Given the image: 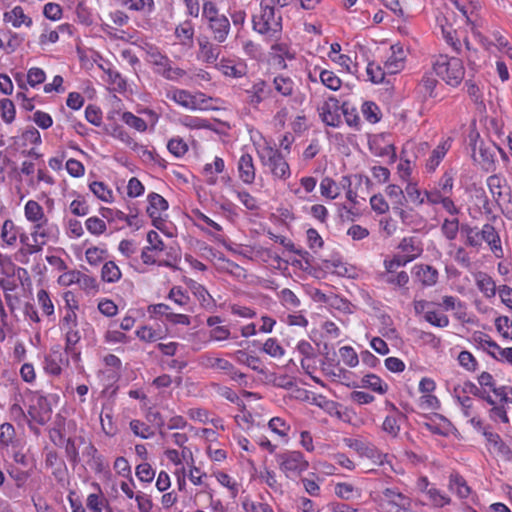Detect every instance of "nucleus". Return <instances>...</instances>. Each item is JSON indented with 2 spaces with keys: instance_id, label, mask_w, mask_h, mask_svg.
<instances>
[{
  "instance_id": "f257e3e1",
  "label": "nucleus",
  "mask_w": 512,
  "mask_h": 512,
  "mask_svg": "<svg viewBox=\"0 0 512 512\" xmlns=\"http://www.w3.org/2000/svg\"><path fill=\"white\" fill-rule=\"evenodd\" d=\"M454 176L455 173L453 170H447L437 182L433 185H429V187L424 190L428 205H441L450 215H456L459 212V209L451 198L454 188Z\"/></svg>"
},
{
  "instance_id": "f03ea898",
  "label": "nucleus",
  "mask_w": 512,
  "mask_h": 512,
  "mask_svg": "<svg viewBox=\"0 0 512 512\" xmlns=\"http://www.w3.org/2000/svg\"><path fill=\"white\" fill-rule=\"evenodd\" d=\"M253 29L264 36L265 40H275L282 34V15L280 11L260 1V13L253 16Z\"/></svg>"
},
{
  "instance_id": "7ed1b4c3",
  "label": "nucleus",
  "mask_w": 512,
  "mask_h": 512,
  "mask_svg": "<svg viewBox=\"0 0 512 512\" xmlns=\"http://www.w3.org/2000/svg\"><path fill=\"white\" fill-rule=\"evenodd\" d=\"M432 67L435 74L452 87L458 86L465 76L463 62L457 57L440 54L434 57Z\"/></svg>"
},
{
  "instance_id": "20e7f679",
  "label": "nucleus",
  "mask_w": 512,
  "mask_h": 512,
  "mask_svg": "<svg viewBox=\"0 0 512 512\" xmlns=\"http://www.w3.org/2000/svg\"><path fill=\"white\" fill-rule=\"evenodd\" d=\"M165 97L190 111L213 109V102H217L216 99L206 96L202 92L191 93L176 87L168 88L165 91Z\"/></svg>"
},
{
  "instance_id": "39448f33",
  "label": "nucleus",
  "mask_w": 512,
  "mask_h": 512,
  "mask_svg": "<svg viewBox=\"0 0 512 512\" xmlns=\"http://www.w3.org/2000/svg\"><path fill=\"white\" fill-rule=\"evenodd\" d=\"M146 61L154 67V72L169 81H178L186 75L182 68L173 66L171 59L158 47L146 44Z\"/></svg>"
},
{
  "instance_id": "423d86ee",
  "label": "nucleus",
  "mask_w": 512,
  "mask_h": 512,
  "mask_svg": "<svg viewBox=\"0 0 512 512\" xmlns=\"http://www.w3.org/2000/svg\"><path fill=\"white\" fill-rule=\"evenodd\" d=\"M257 156L275 179L286 180L290 177V166L278 149L266 143L257 149Z\"/></svg>"
},
{
  "instance_id": "0eeeda50",
  "label": "nucleus",
  "mask_w": 512,
  "mask_h": 512,
  "mask_svg": "<svg viewBox=\"0 0 512 512\" xmlns=\"http://www.w3.org/2000/svg\"><path fill=\"white\" fill-rule=\"evenodd\" d=\"M279 469L286 478L294 480L305 472L309 467V462L299 451H286L276 456Z\"/></svg>"
},
{
  "instance_id": "6e6552de",
  "label": "nucleus",
  "mask_w": 512,
  "mask_h": 512,
  "mask_svg": "<svg viewBox=\"0 0 512 512\" xmlns=\"http://www.w3.org/2000/svg\"><path fill=\"white\" fill-rule=\"evenodd\" d=\"M412 500L396 488H385L378 499L380 512H409Z\"/></svg>"
},
{
  "instance_id": "1a4fd4ad",
  "label": "nucleus",
  "mask_w": 512,
  "mask_h": 512,
  "mask_svg": "<svg viewBox=\"0 0 512 512\" xmlns=\"http://www.w3.org/2000/svg\"><path fill=\"white\" fill-rule=\"evenodd\" d=\"M30 236L33 242H39L45 246L49 242L56 243L58 241L60 236V229L55 222L46 219L32 225Z\"/></svg>"
},
{
  "instance_id": "9d476101",
  "label": "nucleus",
  "mask_w": 512,
  "mask_h": 512,
  "mask_svg": "<svg viewBox=\"0 0 512 512\" xmlns=\"http://www.w3.org/2000/svg\"><path fill=\"white\" fill-rule=\"evenodd\" d=\"M198 363L203 368L229 374L233 379L244 376L241 373H237L234 365L230 361L212 352H206L200 355Z\"/></svg>"
},
{
  "instance_id": "9b49d317",
  "label": "nucleus",
  "mask_w": 512,
  "mask_h": 512,
  "mask_svg": "<svg viewBox=\"0 0 512 512\" xmlns=\"http://www.w3.org/2000/svg\"><path fill=\"white\" fill-rule=\"evenodd\" d=\"M246 102L254 109H259L273 94L272 87L263 79H256L251 85L244 89Z\"/></svg>"
},
{
  "instance_id": "f8f14e48",
  "label": "nucleus",
  "mask_w": 512,
  "mask_h": 512,
  "mask_svg": "<svg viewBox=\"0 0 512 512\" xmlns=\"http://www.w3.org/2000/svg\"><path fill=\"white\" fill-rule=\"evenodd\" d=\"M346 445L360 457L370 459L375 464H383L386 454L381 453L373 444L360 439L347 438Z\"/></svg>"
},
{
  "instance_id": "ddd939ff",
  "label": "nucleus",
  "mask_w": 512,
  "mask_h": 512,
  "mask_svg": "<svg viewBox=\"0 0 512 512\" xmlns=\"http://www.w3.org/2000/svg\"><path fill=\"white\" fill-rule=\"evenodd\" d=\"M369 150L376 157H389L391 162L396 159L395 147L388 135H373L368 140Z\"/></svg>"
},
{
  "instance_id": "4468645a",
  "label": "nucleus",
  "mask_w": 512,
  "mask_h": 512,
  "mask_svg": "<svg viewBox=\"0 0 512 512\" xmlns=\"http://www.w3.org/2000/svg\"><path fill=\"white\" fill-rule=\"evenodd\" d=\"M148 202L147 213L152 219L153 225L157 229H162L164 225L163 214L168 209L167 200L157 193H151L148 196Z\"/></svg>"
},
{
  "instance_id": "2eb2a0df",
  "label": "nucleus",
  "mask_w": 512,
  "mask_h": 512,
  "mask_svg": "<svg viewBox=\"0 0 512 512\" xmlns=\"http://www.w3.org/2000/svg\"><path fill=\"white\" fill-rule=\"evenodd\" d=\"M238 178L246 185H251L256 179V166L253 156L242 151L236 163Z\"/></svg>"
},
{
  "instance_id": "dca6fc26",
  "label": "nucleus",
  "mask_w": 512,
  "mask_h": 512,
  "mask_svg": "<svg viewBox=\"0 0 512 512\" xmlns=\"http://www.w3.org/2000/svg\"><path fill=\"white\" fill-rule=\"evenodd\" d=\"M393 212L397 215L401 223L413 230H420L426 224L425 218L413 207L393 206Z\"/></svg>"
},
{
  "instance_id": "f3484780",
  "label": "nucleus",
  "mask_w": 512,
  "mask_h": 512,
  "mask_svg": "<svg viewBox=\"0 0 512 512\" xmlns=\"http://www.w3.org/2000/svg\"><path fill=\"white\" fill-rule=\"evenodd\" d=\"M390 55L384 63V69L388 74H396L404 68L407 51L400 43L390 48Z\"/></svg>"
},
{
  "instance_id": "a211bd4d",
  "label": "nucleus",
  "mask_w": 512,
  "mask_h": 512,
  "mask_svg": "<svg viewBox=\"0 0 512 512\" xmlns=\"http://www.w3.org/2000/svg\"><path fill=\"white\" fill-rule=\"evenodd\" d=\"M456 9L466 18L472 28L478 25L481 4L479 0H452Z\"/></svg>"
},
{
  "instance_id": "6ab92c4d",
  "label": "nucleus",
  "mask_w": 512,
  "mask_h": 512,
  "mask_svg": "<svg viewBox=\"0 0 512 512\" xmlns=\"http://www.w3.org/2000/svg\"><path fill=\"white\" fill-rule=\"evenodd\" d=\"M398 255L403 259L402 263H409L419 257L423 252L421 241L416 237H405L400 242Z\"/></svg>"
},
{
  "instance_id": "aec40b11",
  "label": "nucleus",
  "mask_w": 512,
  "mask_h": 512,
  "mask_svg": "<svg viewBox=\"0 0 512 512\" xmlns=\"http://www.w3.org/2000/svg\"><path fill=\"white\" fill-rule=\"evenodd\" d=\"M218 70L226 77L242 78L248 72V67L245 61L241 59H221L217 64Z\"/></svg>"
},
{
  "instance_id": "412c9836",
  "label": "nucleus",
  "mask_w": 512,
  "mask_h": 512,
  "mask_svg": "<svg viewBox=\"0 0 512 512\" xmlns=\"http://www.w3.org/2000/svg\"><path fill=\"white\" fill-rule=\"evenodd\" d=\"M197 59L206 64H215L220 56V46L212 43L208 38L198 39Z\"/></svg>"
},
{
  "instance_id": "4be33fe9",
  "label": "nucleus",
  "mask_w": 512,
  "mask_h": 512,
  "mask_svg": "<svg viewBox=\"0 0 512 512\" xmlns=\"http://www.w3.org/2000/svg\"><path fill=\"white\" fill-rule=\"evenodd\" d=\"M453 139L451 137L444 138L440 143L432 150L429 158L426 161L425 169L429 173L436 171L441 161L446 156L447 152L452 146Z\"/></svg>"
},
{
  "instance_id": "5701e85b",
  "label": "nucleus",
  "mask_w": 512,
  "mask_h": 512,
  "mask_svg": "<svg viewBox=\"0 0 512 512\" xmlns=\"http://www.w3.org/2000/svg\"><path fill=\"white\" fill-rule=\"evenodd\" d=\"M52 409L46 397L39 396L29 409V415L38 424L44 425L51 417Z\"/></svg>"
},
{
  "instance_id": "b1692460",
  "label": "nucleus",
  "mask_w": 512,
  "mask_h": 512,
  "mask_svg": "<svg viewBox=\"0 0 512 512\" xmlns=\"http://www.w3.org/2000/svg\"><path fill=\"white\" fill-rule=\"evenodd\" d=\"M3 21L5 23H10L14 28H20L22 25L30 28L33 25L32 18L26 15L24 9L19 5L4 12Z\"/></svg>"
},
{
  "instance_id": "393cba45",
  "label": "nucleus",
  "mask_w": 512,
  "mask_h": 512,
  "mask_svg": "<svg viewBox=\"0 0 512 512\" xmlns=\"http://www.w3.org/2000/svg\"><path fill=\"white\" fill-rule=\"evenodd\" d=\"M63 362V353L60 348H52L49 354L45 356L43 369L47 374L58 376L61 374Z\"/></svg>"
},
{
  "instance_id": "a878e982",
  "label": "nucleus",
  "mask_w": 512,
  "mask_h": 512,
  "mask_svg": "<svg viewBox=\"0 0 512 512\" xmlns=\"http://www.w3.org/2000/svg\"><path fill=\"white\" fill-rule=\"evenodd\" d=\"M484 242L487 243L493 255L497 258H502L504 255L501 245L499 233L493 225L486 223L483 225Z\"/></svg>"
},
{
  "instance_id": "bb28decb",
  "label": "nucleus",
  "mask_w": 512,
  "mask_h": 512,
  "mask_svg": "<svg viewBox=\"0 0 512 512\" xmlns=\"http://www.w3.org/2000/svg\"><path fill=\"white\" fill-rule=\"evenodd\" d=\"M424 427L433 434L445 437L449 436L453 430L452 423L439 414H435L429 421L425 422Z\"/></svg>"
},
{
  "instance_id": "cd10ccee",
  "label": "nucleus",
  "mask_w": 512,
  "mask_h": 512,
  "mask_svg": "<svg viewBox=\"0 0 512 512\" xmlns=\"http://www.w3.org/2000/svg\"><path fill=\"white\" fill-rule=\"evenodd\" d=\"M208 27L216 42L223 43L226 41L230 32V22L225 15H221V17L214 18L208 22Z\"/></svg>"
},
{
  "instance_id": "c85d7f7f",
  "label": "nucleus",
  "mask_w": 512,
  "mask_h": 512,
  "mask_svg": "<svg viewBox=\"0 0 512 512\" xmlns=\"http://www.w3.org/2000/svg\"><path fill=\"white\" fill-rule=\"evenodd\" d=\"M20 227L12 219H6L0 230L2 247H14L17 243Z\"/></svg>"
},
{
  "instance_id": "c756f323",
  "label": "nucleus",
  "mask_w": 512,
  "mask_h": 512,
  "mask_svg": "<svg viewBox=\"0 0 512 512\" xmlns=\"http://www.w3.org/2000/svg\"><path fill=\"white\" fill-rule=\"evenodd\" d=\"M353 387H362L371 389L378 394H385L388 391V385L377 375L367 374L362 377L360 384L353 382Z\"/></svg>"
},
{
  "instance_id": "7c9ffc66",
  "label": "nucleus",
  "mask_w": 512,
  "mask_h": 512,
  "mask_svg": "<svg viewBox=\"0 0 512 512\" xmlns=\"http://www.w3.org/2000/svg\"><path fill=\"white\" fill-rule=\"evenodd\" d=\"M449 490L461 499H466L471 494V488L466 480L458 473H452L449 477Z\"/></svg>"
},
{
  "instance_id": "2f4dec72",
  "label": "nucleus",
  "mask_w": 512,
  "mask_h": 512,
  "mask_svg": "<svg viewBox=\"0 0 512 512\" xmlns=\"http://www.w3.org/2000/svg\"><path fill=\"white\" fill-rule=\"evenodd\" d=\"M225 169L224 160L216 156L212 163H206L203 167L202 174L206 178L209 185L217 183V174H220Z\"/></svg>"
},
{
  "instance_id": "473e14b6",
  "label": "nucleus",
  "mask_w": 512,
  "mask_h": 512,
  "mask_svg": "<svg viewBox=\"0 0 512 512\" xmlns=\"http://www.w3.org/2000/svg\"><path fill=\"white\" fill-rule=\"evenodd\" d=\"M24 216L33 225L48 219L43 207L35 200H28L24 206Z\"/></svg>"
},
{
  "instance_id": "72a5a7b5",
  "label": "nucleus",
  "mask_w": 512,
  "mask_h": 512,
  "mask_svg": "<svg viewBox=\"0 0 512 512\" xmlns=\"http://www.w3.org/2000/svg\"><path fill=\"white\" fill-rule=\"evenodd\" d=\"M416 278L425 286H433L438 280V271L429 265H416L414 268Z\"/></svg>"
},
{
  "instance_id": "f704fd0d",
  "label": "nucleus",
  "mask_w": 512,
  "mask_h": 512,
  "mask_svg": "<svg viewBox=\"0 0 512 512\" xmlns=\"http://www.w3.org/2000/svg\"><path fill=\"white\" fill-rule=\"evenodd\" d=\"M257 479L267 485L275 493H283L282 484L278 481L275 471L268 467H263L257 473Z\"/></svg>"
},
{
  "instance_id": "c9c22d12",
  "label": "nucleus",
  "mask_w": 512,
  "mask_h": 512,
  "mask_svg": "<svg viewBox=\"0 0 512 512\" xmlns=\"http://www.w3.org/2000/svg\"><path fill=\"white\" fill-rule=\"evenodd\" d=\"M273 88L283 97H292L294 96L295 83L288 76L278 75L273 79Z\"/></svg>"
},
{
  "instance_id": "e433bc0d",
  "label": "nucleus",
  "mask_w": 512,
  "mask_h": 512,
  "mask_svg": "<svg viewBox=\"0 0 512 512\" xmlns=\"http://www.w3.org/2000/svg\"><path fill=\"white\" fill-rule=\"evenodd\" d=\"M476 285L485 297L492 298L496 295V283L489 275L479 273L476 277Z\"/></svg>"
},
{
  "instance_id": "4c0bfd02",
  "label": "nucleus",
  "mask_w": 512,
  "mask_h": 512,
  "mask_svg": "<svg viewBox=\"0 0 512 512\" xmlns=\"http://www.w3.org/2000/svg\"><path fill=\"white\" fill-rule=\"evenodd\" d=\"M175 36L181 45L191 44L194 37V26L192 22L186 20L180 23L175 29Z\"/></svg>"
},
{
  "instance_id": "58836bf2",
  "label": "nucleus",
  "mask_w": 512,
  "mask_h": 512,
  "mask_svg": "<svg viewBox=\"0 0 512 512\" xmlns=\"http://www.w3.org/2000/svg\"><path fill=\"white\" fill-rule=\"evenodd\" d=\"M269 41L272 42L271 50L282 60H292L295 58V51L286 41H281V36Z\"/></svg>"
},
{
  "instance_id": "ea45409f",
  "label": "nucleus",
  "mask_w": 512,
  "mask_h": 512,
  "mask_svg": "<svg viewBox=\"0 0 512 512\" xmlns=\"http://www.w3.org/2000/svg\"><path fill=\"white\" fill-rule=\"evenodd\" d=\"M168 298L172 300L175 304L183 307L185 311L192 312L191 299L187 293L183 291L181 287L175 286L173 287L169 294Z\"/></svg>"
},
{
  "instance_id": "a19ab883",
  "label": "nucleus",
  "mask_w": 512,
  "mask_h": 512,
  "mask_svg": "<svg viewBox=\"0 0 512 512\" xmlns=\"http://www.w3.org/2000/svg\"><path fill=\"white\" fill-rule=\"evenodd\" d=\"M65 336V351L71 353L75 345L80 341L81 334L78 325L60 327Z\"/></svg>"
},
{
  "instance_id": "79ce46f5",
  "label": "nucleus",
  "mask_w": 512,
  "mask_h": 512,
  "mask_svg": "<svg viewBox=\"0 0 512 512\" xmlns=\"http://www.w3.org/2000/svg\"><path fill=\"white\" fill-rule=\"evenodd\" d=\"M391 407L393 410H395V414L386 416L382 424V429L389 435L396 437L400 432L399 419L402 417V415L396 410L393 404H391Z\"/></svg>"
},
{
  "instance_id": "37998d69",
  "label": "nucleus",
  "mask_w": 512,
  "mask_h": 512,
  "mask_svg": "<svg viewBox=\"0 0 512 512\" xmlns=\"http://www.w3.org/2000/svg\"><path fill=\"white\" fill-rule=\"evenodd\" d=\"M122 276L121 270L118 265L113 261L104 263L101 270V278L106 283H115L120 280Z\"/></svg>"
},
{
  "instance_id": "c03bdc74",
  "label": "nucleus",
  "mask_w": 512,
  "mask_h": 512,
  "mask_svg": "<svg viewBox=\"0 0 512 512\" xmlns=\"http://www.w3.org/2000/svg\"><path fill=\"white\" fill-rule=\"evenodd\" d=\"M121 120L130 128L137 132L144 133L148 129V123L141 117L136 116L132 112L125 111L121 115Z\"/></svg>"
},
{
  "instance_id": "a18cd8bd",
  "label": "nucleus",
  "mask_w": 512,
  "mask_h": 512,
  "mask_svg": "<svg viewBox=\"0 0 512 512\" xmlns=\"http://www.w3.org/2000/svg\"><path fill=\"white\" fill-rule=\"evenodd\" d=\"M405 192L408 199L416 206L427 204L426 195L424 190L422 191L418 184L415 182H408L405 187Z\"/></svg>"
},
{
  "instance_id": "49530a36",
  "label": "nucleus",
  "mask_w": 512,
  "mask_h": 512,
  "mask_svg": "<svg viewBox=\"0 0 512 512\" xmlns=\"http://www.w3.org/2000/svg\"><path fill=\"white\" fill-rule=\"evenodd\" d=\"M487 186L496 201L503 197V189L506 188V180L499 175H491L487 178Z\"/></svg>"
},
{
  "instance_id": "de8ad7c7",
  "label": "nucleus",
  "mask_w": 512,
  "mask_h": 512,
  "mask_svg": "<svg viewBox=\"0 0 512 512\" xmlns=\"http://www.w3.org/2000/svg\"><path fill=\"white\" fill-rule=\"evenodd\" d=\"M278 298L280 300V303L287 310L294 311L297 308H299L301 305L300 299L296 296V294L292 290H290L288 288L282 289L278 294Z\"/></svg>"
},
{
  "instance_id": "09e8293b",
  "label": "nucleus",
  "mask_w": 512,
  "mask_h": 512,
  "mask_svg": "<svg viewBox=\"0 0 512 512\" xmlns=\"http://www.w3.org/2000/svg\"><path fill=\"white\" fill-rule=\"evenodd\" d=\"M70 26L68 24H61L56 30L44 29L39 37L40 45L44 46L47 44H54L59 40V33L69 31Z\"/></svg>"
},
{
  "instance_id": "8fccbe9b",
  "label": "nucleus",
  "mask_w": 512,
  "mask_h": 512,
  "mask_svg": "<svg viewBox=\"0 0 512 512\" xmlns=\"http://www.w3.org/2000/svg\"><path fill=\"white\" fill-rule=\"evenodd\" d=\"M120 3L132 11L151 13L154 10L153 0H119Z\"/></svg>"
},
{
  "instance_id": "3c124183",
  "label": "nucleus",
  "mask_w": 512,
  "mask_h": 512,
  "mask_svg": "<svg viewBox=\"0 0 512 512\" xmlns=\"http://www.w3.org/2000/svg\"><path fill=\"white\" fill-rule=\"evenodd\" d=\"M91 192L101 201L110 203L113 200L112 190L103 182L94 181L89 185Z\"/></svg>"
},
{
  "instance_id": "603ef678",
  "label": "nucleus",
  "mask_w": 512,
  "mask_h": 512,
  "mask_svg": "<svg viewBox=\"0 0 512 512\" xmlns=\"http://www.w3.org/2000/svg\"><path fill=\"white\" fill-rule=\"evenodd\" d=\"M338 354L343 364L349 368H355L359 364V356L351 346L340 347Z\"/></svg>"
},
{
  "instance_id": "864d4df0",
  "label": "nucleus",
  "mask_w": 512,
  "mask_h": 512,
  "mask_svg": "<svg viewBox=\"0 0 512 512\" xmlns=\"http://www.w3.org/2000/svg\"><path fill=\"white\" fill-rule=\"evenodd\" d=\"M493 41L491 45L495 46L500 52L504 53L512 60V46L508 39L498 30L492 32Z\"/></svg>"
},
{
  "instance_id": "5fc2aeb1",
  "label": "nucleus",
  "mask_w": 512,
  "mask_h": 512,
  "mask_svg": "<svg viewBox=\"0 0 512 512\" xmlns=\"http://www.w3.org/2000/svg\"><path fill=\"white\" fill-rule=\"evenodd\" d=\"M361 112L363 117L370 123H377L381 119V110L378 105L372 101H366L362 104Z\"/></svg>"
},
{
  "instance_id": "6e6d98bb",
  "label": "nucleus",
  "mask_w": 512,
  "mask_h": 512,
  "mask_svg": "<svg viewBox=\"0 0 512 512\" xmlns=\"http://www.w3.org/2000/svg\"><path fill=\"white\" fill-rule=\"evenodd\" d=\"M431 505L435 508H442L450 504L451 499L444 492L432 486L426 494Z\"/></svg>"
},
{
  "instance_id": "4d7b16f0",
  "label": "nucleus",
  "mask_w": 512,
  "mask_h": 512,
  "mask_svg": "<svg viewBox=\"0 0 512 512\" xmlns=\"http://www.w3.org/2000/svg\"><path fill=\"white\" fill-rule=\"evenodd\" d=\"M319 79L324 86L333 91L340 89L342 84L341 79L333 71L330 70H320Z\"/></svg>"
},
{
  "instance_id": "13d9d810",
  "label": "nucleus",
  "mask_w": 512,
  "mask_h": 512,
  "mask_svg": "<svg viewBox=\"0 0 512 512\" xmlns=\"http://www.w3.org/2000/svg\"><path fill=\"white\" fill-rule=\"evenodd\" d=\"M336 104L331 105L329 103H325L321 107L320 116L322 121L332 127H335L339 123V115L336 112Z\"/></svg>"
},
{
  "instance_id": "bf43d9fd",
  "label": "nucleus",
  "mask_w": 512,
  "mask_h": 512,
  "mask_svg": "<svg viewBox=\"0 0 512 512\" xmlns=\"http://www.w3.org/2000/svg\"><path fill=\"white\" fill-rule=\"evenodd\" d=\"M262 351L273 358H281L285 354V349L276 338H268L263 343Z\"/></svg>"
},
{
  "instance_id": "052dcab7",
  "label": "nucleus",
  "mask_w": 512,
  "mask_h": 512,
  "mask_svg": "<svg viewBox=\"0 0 512 512\" xmlns=\"http://www.w3.org/2000/svg\"><path fill=\"white\" fill-rule=\"evenodd\" d=\"M107 257V250L104 247H90L85 252L86 261L92 265L97 266Z\"/></svg>"
},
{
  "instance_id": "680f3d73",
  "label": "nucleus",
  "mask_w": 512,
  "mask_h": 512,
  "mask_svg": "<svg viewBox=\"0 0 512 512\" xmlns=\"http://www.w3.org/2000/svg\"><path fill=\"white\" fill-rule=\"evenodd\" d=\"M320 192L322 196L332 200L339 195L340 189L333 179L325 177L321 180Z\"/></svg>"
},
{
  "instance_id": "e2e57ef3",
  "label": "nucleus",
  "mask_w": 512,
  "mask_h": 512,
  "mask_svg": "<svg viewBox=\"0 0 512 512\" xmlns=\"http://www.w3.org/2000/svg\"><path fill=\"white\" fill-rule=\"evenodd\" d=\"M129 426L133 434L137 437L142 439H149L154 436L153 429L140 420L134 419L130 421Z\"/></svg>"
},
{
  "instance_id": "0e129e2a",
  "label": "nucleus",
  "mask_w": 512,
  "mask_h": 512,
  "mask_svg": "<svg viewBox=\"0 0 512 512\" xmlns=\"http://www.w3.org/2000/svg\"><path fill=\"white\" fill-rule=\"evenodd\" d=\"M269 429L281 438H286L290 431V424L281 417H273L268 422Z\"/></svg>"
},
{
  "instance_id": "69168bd1",
  "label": "nucleus",
  "mask_w": 512,
  "mask_h": 512,
  "mask_svg": "<svg viewBox=\"0 0 512 512\" xmlns=\"http://www.w3.org/2000/svg\"><path fill=\"white\" fill-rule=\"evenodd\" d=\"M106 499L102 492L89 494L86 500V506L91 512H103Z\"/></svg>"
},
{
  "instance_id": "338daca9",
  "label": "nucleus",
  "mask_w": 512,
  "mask_h": 512,
  "mask_svg": "<svg viewBox=\"0 0 512 512\" xmlns=\"http://www.w3.org/2000/svg\"><path fill=\"white\" fill-rule=\"evenodd\" d=\"M244 512H274L272 506L266 502H256L251 499H245L242 502Z\"/></svg>"
},
{
  "instance_id": "774afa93",
  "label": "nucleus",
  "mask_w": 512,
  "mask_h": 512,
  "mask_svg": "<svg viewBox=\"0 0 512 512\" xmlns=\"http://www.w3.org/2000/svg\"><path fill=\"white\" fill-rule=\"evenodd\" d=\"M495 327L503 338L512 340V321L507 316L496 318Z\"/></svg>"
}]
</instances>
